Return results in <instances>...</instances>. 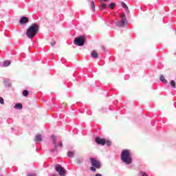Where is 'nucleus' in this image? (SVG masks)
Instances as JSON below:
<instances>
[{
  "label": "nucleus",
  "mask_w": 176,
  "mask_h": 176,
  "mask_svg": "<svg viewBox=\"0 0 176 176\" xmlns=\"http://www.w3.org/2000/svg\"><path fill=\"white\" fill-rule=\"evenodd\" d=\"M120 159L122 163L129 166L133 163L132 153L129 149H123L120 153Z\"/></svg>",
  "instance_id": "f257e3e1"
},
{
  "label": "nucleus",
  "mask_w": 176,
  "mask_h": 176,
  "mask_svg": "<svg viewBox=\"0 0 176 176\" xmlns=\"http://www.w3.org/2000/svg\"><path fill=\"white\" fill-rule=\"evenodd\" d=\"M38 30L39 25H38V23H32L26 30V36L28 38L32 40L38 32Z\"/></svg>",
  "instance_id": "f03ea898"
},
{
  "label": "nucleus",
  "mask_w": 176,
  "mask_h": 176,
  "mask_svg": "<svg viewBox=\"0 0 176 176\" xmlns=\"http://www.w3.org/2000/svg\"><path fill=\"white\" fill-rule=\"evenodd\" d=\"M51 138H52V144L54 145V148L53 149H51L50 152L54 153V152H57V148H58V146H60V148H63V142H59L58 144H56L57 137H56V135H52Z\"/></svg>",
  "instance_id": "7ed1b4c3"
},
{
  "label": "nucleus",
  "mask_w": 176,
  "mask_h": 176,
  "mask_svg": "<svg viewBox=\"0 0 176 176\" xmlns=\"http://www.w3.org/2000/svg\"><path fill=\"white\" fill-rule=\"evenodd\" d=\"M95 142L98 145H105V144L107 145V146H111L112 145L111 141L109 140H107V141L104 138H100V137H96Z\"/></svg>",
  "instance_id": "20e7f679"
},
{
  "label": "nucleus",
  "mask_w": 176,
  "mask_h": 176,
  "mask_svg": "<svg viewBox=\"0 0 176 176\" xmlns=\"http://www.w3.org/2000/svg\"><path fill=\"white\" fill-rule=\"evenodd\" d=\"M86 41L85 36H79L78 37H76L74 38V44L78 45V47H82L85 45V43Z\"/></svg>",
  "instance_id": "39448f33"
},
{
  "label": "nucleus",
  "mask_w": 176,
  "mask_h": 176,
  "mask_svg": "<svg viewBox=\"0 0 176 176\" xmlns=\"http://www.w3.org/2000/svg\"><path fill=\"white\" fill-rule=\"evenodd\" d=\"M55 170L60 176H65L66 170L64 167H63V166H61V164H56Z\"/></svg>",
  "instance_id": "423d86ee"
},
{
  "label": "nucleus",
  "mask_w": 176,
  "mask_h": 176,
  "mask_svg": "<svg viewBox=\"0 0 176 176\" xmlns=\"http://www.w3.org/2000/svg\"><path fill=\"white\" fill-rule=\"evenodd\" d=\"M90 162H91V166H94V168H96H96L97 169L101 168V163L96 159H95L94 157H91Z\"/></svg>",
  "instance_id": "0eeeda50"
},
{
  "label": "nucleus",
  "mask_w": 176,
  "mask_h": 176,
  "mask_svg": "<svg viewBox=\"0 0 176 176\" xmlns=\"http://www.w3.org/2000/svg\"><path fill=\"white\" fill-rule=\"evenodd\" d=\"M120 18H121V20L117 21L116 22V25L119 28H124V26L126 25L125 19L123 18L122 15H120Z\"/></svg>",
  "instance_id": "6e6552de"
},
{
  "label": "nucleus",
  "mask_w": 176,
  "mask_h": 176,
  "mask_svg": "<svg viewBox=\"0 0 176 176\" xmlns=\"http://www.w3.org/2000/svg\"><path fill=\"white\" fill-rule=\"evenodd\" d=\"M30 19L28 16H21L19 19V23L20 25H25L26 23H28Z\"/></svg>",
  "instance_id": "1a4fd4ad"
},
{
  "label": "nucleus",
  "mask_w": 176,
  "mask_h": 176,
  "mask_svg": "<svg viewBox=\"0 0 176 176\" xmlns=\"http://www.w3.org/2000/svg\"><path fill=\"white\" fill-rule=\"evenodd\" d=\"M109 0H100V5L99 6V9L101 10H104L107 8V6L104 1H109Z\"/></svg>",
  "instance_id": "9d476101"
},
{
  "label": "nucleus",
  "mask_w": 176,
  "mask_h": 176,
  "mask_svg": "<svg viewBox=\"0 0 176 176\" xmlns=\"http://www.w3.org/2000/svg\"><path fill=\"white\" fill-rule=\"evenodd\" d=\"M3 84L6 86V87H10V86H12V82L10 80H9L8 78H4Z\"/></svg>",
  "instance_id": "9b49d317"
},
{
  "label": "nucleus",
  "mask_w": 176,
  "mask_h": 176,
  "mask_svg": "<svg viewBox=\"0 0 176 176\" xmlns=\"http://www.w3.org/2000/svg\"><path fill=\"white\" fill-rule=\"evenodd\" d=\"M43 141V137L41 134H37L35 137V142H41Z\"/></svg>",
  "instance_id": "f8f14e48"
},
{
  "label": "nucleus",
  "mask_w": 176,
  "mask_h": 176,
  "mask_svg": "<svg viewBox=\"0 0 176 176\" xmlns=\"http://www.w3.org/2000/svg\"><path fill=\"white\" fill-rule=\"evenodd\" d=\"M14 108L15 109H23V104L21 102H16V104H15Z\"/></svg>",
  "instance_id": "ddd939ff"
},
{
  "label": "nucleus",
  "mask_w": 176,
  "mask_h": 176,
  "mask_svg": "<svg viewBox=\"0 0 176 176\" xmlns=\"http://www.w3.org/2000/svg\"><path fill=\"white\" fill-rule=\"evenodd\" d=\"M91 56L93 59H98V54H97L96 51H92V52L91 54Z\"/></svg>",
  "instance_id": "4468645a"
},
{
  "label": "nucleus",
  "mask_w": 176,
  "mask_h": 176,
  "mask_svg": "<svg viewBox=\"0 0 176 176\" xmlns=\"http://www.w3.org/2000/svg\"><path fill=\"white\" fill-rule=\"evenodd\" d=\"M121 6H122V7L125 9V10L126 11V12H129V8L127 6V4H126V3H124V1H122L121 2Z\"/></svg>",
  "instance_id": "2eb2a0df"
},
{
  "label": "nucleus",
  "mask_w": 176,
  "mask_h": 176,
  "mask_svg": "<svg viewBox=\"0 0 176 176\" xmlns=\"http://www.w3.org/2000/svg\"><path fill=\"white\" fill-rule=\"evenodd\" d=\"M10 65H11L10 60H4V62H3L4 67H8V66H10Z\"/></svg>",
  "instance_id": "dca6fc26"
},
{
  "label": "nucleus",
  "mask_w": 176,
  "mask_h": 176,
  "mask_svg": "<svg viewBox=\"0 0 176 176\" xmlns=\"http://www.w3.org/2000/svg\"><path fill=\"white\" fill-rule=\"evenodd\" d=\"M160 80L164 82V83H168V80H166L165 77L163 75L160 76Z\"/></svg>",
  "instance_id": "f3484780"
},
{
  "label": "nucleus",
  "mask_w": 176,
  "mask_h": 176,
  "mask_svg": "<svg viewBox=\"0 0 176 176\" xmlns=\"http://www.w3.org/2000/svg\"><path fill=\"white\" fill-rule=\"evenodd\" d=\"M122 16L124 19L125 25H128V21H127V18L126 16V14H122Z\"/></svg>",
  "instance_id": "a211bd4d"
},
{
  "label": "nucleus",
  "mask_w": 176,
  "mask_h": 176,
  "mask_svg": "<svg viewBox=\"0 0 176 176\" xmlns=\"http://www.w3.org/2000/svg\"><path fill=\"white\" fill-rule=\"evenodd\" d=\"M116 6V4L115 2H111L109 4V7L111 9H113Z\"/></svg>",
  "instance_id": "6ab92c4d"
},
{
  "label": "nucleus",
  "mask_w": 176,
  "mask_h": 176,
  "mask_svg": "<svg viewBox=\"0 0 176 176\" xmlns=\"http://www.w3.org/2000/svg\"><path fill=\"white\" fill-rule=\"evenodd\" d=\"M23 96H25V97H27L30 94L29 90H27V89L23 90Z\"/></svg>",
  "instance_id": "aec40b11"
},
{
  "label": "nucleus",
  "mask_w": 176,
  "mask_h": 176,
  "mask_svg": "<svg viewBox=\"0 0 176 176\" xmlns=\"http://www.w3.org/2000/svg\"><path fill=\"white\" fill-rule=\"evenodd\" d=\"M91 9L93 10H96V4H95L94 0H91Z\"/></svg>",
  "instance_id": "412c9836"
},
{
  "label": "nucleus",
  "mask_w": 176,
  "mask_h": 176,
  "mask_svg": "<svg viewBox=\"0 0 176 176\" xmlns=\"http://www.w3.org/2000/svg\"><path fill=\"white\" fill-rule=\"evenodd\" d=\"M139 176H149V175L144 171H141L140 173H139Z\"/></svg>",
  "instance_id": "4be33fe9"
},
{
  "label": "nucleus",
  "mask_w": 176,
  "mask_h": 176,
  "mask_svg": "<svg viewBox=\"0 0 176 176\" xmlns=\"http://www.w3.org/2000/svg\"><path fill=\"white\" fill-rule=\"evenodd\" d=\"M170 86H172V87H174L175 89L176 87V84H175V81H174L173 80H172L170 82Z\"/></svg>",
  "instance_id": "5701e85b"
},
{
  "label": "nucleus",
  "mask_w": 176,
  "mask_h": 176,
  "mask_svg": "<svg viewBox=\"0 0 176 176\" xmlns=\"http://www.w3.org/2000/svg\"><path fill=\"white\" fill-rule=\"evenodd\" d=\"M67 156L68 157H72L73 156H74V152H72V151L68 152Z\"/></svg>",
  "instance_id": "b1692460"
},
{
  "label": "nucleus",
  "mask_w": 176,
  "mask_h": 176,
  "mask_svg": "<svg viewBox=\"0 0 176 176\" xmlns=\"http://www.w3.org/2000/svg\"><path fill=\"white\" fill-rule=\"evenodd\" d=\"M0 104H5V100L3 97L0 96Z\"/></svg>",
  "instance_id": "393cba45"
},
{
  "label": "nucleus",
  "mask_w": 176,
  "mask_h": 176,
  "mask_svg": "<svg viewBox=\"0 0 176 176\" xmlns=\"http://www.w3.org/2000/svg\"><path fill=\"white\" fill-rule=\"evenodd\" d=\"M90 170H91V171H93L94 173H96V171L94 166H91V167H90Z\"/></svg>",
  "instance_id": "a878e982"
},
{
  "label": "nucleus",
  "mask_w": 176,
  "mask_h": 176,
  "mask_svg": "<svg viewBox=\"0 0 176 176\" xmlns=\"http://www.w3.org/2000/svg\"><path fill=\"white\" fill-rule=\"evenodd\" d=\"M55 44H56V41H52L50 43V45H51L52 47H54Z\"/></svg>",
  "instance_id": "bb28decb"
},
{
  "label": "nucleus",
  "mask_w": 176,
  "mask_h": 176,
  "mask_svg": "<svg viewBox=\"0 0 176 176\" xmlns=\"http://www.w3.org/2000/svg\"><path fill=\"white\" fill-rule=\"evenodd\" d=\"M28 176H36V174H34V173H29L28 174Z\"/></svg>",
  "instance_id": "cd10ccee"
},
{
  "label": "nucleus",
  "mask_w": 176,
  "mask_h": 176,
  "mask_svg": "<svg viewBox=\"0 0 176 176\" xmlns=\"http://www.w3.org/2000/svg\"><path fill=\"white\" fill-rule=\"evenodd\" d=\"M95 176H102L101 174H96Z\"/></svg>",
  "instance_id": "c85d7f7f"
},
{
  "label": "nucleus",
  "mask_w": 176,
  "mask_h": 176,
  "mask_svg": "<svg viewBox=\"0 0 176 176\" xmlns=\"http://www.w3.org/2000/svg\"><path fill=\"white\" fill-rule=\"evenodd\" d=\"M78 163H80V160H77Z\"/></svg>",
  "instance_id": "c756f323"
},
{
  "label": "nucleus",
  "mask_w": 176,
  "mask_h": 176,
  "mask_svg": "<svg viewBox=\"0 0 176 176\" xmlns=\"http://www.w3.org/2000/svg\"><path fill=\"white\" fill-rule=\"evenodd\" d=\"M51 176H56V175H51Z\"/></svg>",
  "instance_id": "7c9ffc66"
}]
</instances>
